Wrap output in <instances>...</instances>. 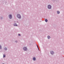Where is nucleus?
I'll return each mask as SVG.
<instances>
[{"label":"nucleus","instance_id":"nucleus-6","mask_svg":"<svg viewBox=\"0 0 64 64\" xmlns=\"http://www.w3.org/2000/svg\"><path fill=\"white\" fill-rule=\"evenodd\" d=\"M48 39H50L51 38V37L49 36H48Z\"/></svg>","mask_w":64,"mask_h":64},{"label":"nucleus","instance_id":"nucleus-8","mask_svg":"<svg viewBox=\"0 0 64 64\" xmlns=\"http://www.w3.org/2000/svg\"><path fill=\"white\" fill-rule=\"evenodd\" d=\"M4 49L5 51H7V48L5 47L4 48Z\"/></svg>","mask_w":64,"mask_h":64},{"label":"nucleus","instance_id":"nucleus-19","mask_svg":"<svg viewBox=\"0 0 64 64\" xmlns=\"http://www.w3.org/2000/svg\"><path fill=\"white\" fill-rule=\"evenodd\" d=\"M38 49L39 51H40V50H39V48H38Z\"/></svg>","mask_w":64,"mask_h":64},{"label":"nucleus","instance_id":"nucleus-7","mask_svg":"<svg viewBox=\"0 0 64 64\" xmlns=\"http://www.w3.org/2000/svg\"><path fill=\"white\" fill-rule=\"evenodd\" d=\"M57 13L58 14H59L60 13V11H57Z\"/></svg>","mask_w":64,"mask_h":64},{"label":"nucleus","instance_id":"nucleus-13","mask_svg":"<svg viewBox=\"0 0 64 64\" xmlns=\"http://www.w3.org/2000/svg\"><path fill=\"white\" fill-rule=\"evenodd\" d=\"M15 42H16V43H17V42H18V41L17 40H16L15 41Z\"/></svg>","mask_w":64,"mask_h":64},{"label":"nucleus","instance_id":"nucleus-2","mask_svg":"<svg viewBox=\"0 0 64 64\" xmlns=\"http://www.w3.org/2000/svg\"><path fill=\"white\" fill-rule=\"evenodd\" d=\"M48 9H51L52 8V6L50 4L48 5Z\"/></svg>","mask_w":64,"mask_h":64},{"label":"nucleus","instance_id":"nucleus-5","mask_svg":"<svg viewBox=\"0 0 64 64\" xmlns=\"http://www.w3.org/2000/svg\"><path fill=\"white\" fill-rule=\"evenodd\" d=\"M23 49L24 50V51H27L28 49L26 47H24L23 48Z\"/></svg>","mask_w":64,"mask_h":64},{"label":"nucleus","instance_id":"nucleus-11","mask_svg":"<svg viewBox=\"0 0 64 64\" xmlns=\"http://www.w3.org/2000/svg\"><path fill=\"white\" fill-rule=\"evenodd\" d=\"M45 21L46 22H48V20L47 19H45Z\"/></svg>","mask_w":64,"mask_h":64},{"label":"nucleus","instance_id":"nucleus-18","mask_svg":"<svg viewBox=\"0 0 64 64\" xmlns=\"http://www.w3.org/2000/svg\"><path fill=\"white\" fill-rule=\"evenodd\" d=\"M37 47L38 48H39L38 47V46L37 45Z\"/></svg>","mask_w":64,"mask_h":64},{"label":"nucleus","instance_id":"nucleus-14","mask_svg":"<svg viewBox=\"0 0 64 64\" xmlns=\"http://www.w3.org/2000/svg\"><path fill=\"white\" fill-rule=\"evenodd\" d=\"M0 20H2V19H3V17H0Z\"/></svg>","mask_w":64,"mask_h":64},{"label":"nucleus","instance_id":"nucleus-3","mask_svg":"<svg viewBox=\"0 0 64 64\" xmlns=\"http://www.w3.org/2000/svg\"><path fill=\"white\" fill-rule=\"evenodd\" d=\"M8 17L9 19H12V15L11 14H9L8 15Z\"/></svg>","mask_w":64,"mask_h":64},{"label":"nucleus","instance_id":"nucleus-12","mask_svg":"<svg viewBox=\"0 0 64 64\" xmlns=\"http://www.w3.org/2000/svg\"><path fill=\"white\" fill-rule=\"evenodd\" d=\"M6 56H5V54H3V58H4Z\"/></svg>","mask_w":64,"mask_h":64},{"label":"nucleus","instance_id":"nucleus-16","mask_svg":"<svg viewBox=\"0 0 64 64\" xmlns=\"http://www.w3.org/2000/svg\"><path fill=\"white\" fill-rule=\"evenodd\" d=\"M18 36H21V34H18Z\"/></svg>","mask_w":64,"mask_h":64},{"label":"nucleus","instance_id":"nucleus-1","mask_svg":"<svg viewBox=\"0 0 64 64\" xmlns=\"http://www.w3.org/2000/svg\"><path fill=\"white\" fill-rule=\"evenodd\" d=\"M17 17L18 19H20L21 18V16L20 14H17Z\"/></svg>","mask_w":64,"mask_h":64},{"label":"nucleus","instance_id":"nucleus-20","mask_svg":"<svg viewBox=\"0 0 64 64\" xmlns=\"http://www.w3.org/2000/svg\"><path fill=\"white\" fill-rule=\"evenodd\" d=\"M17 22V23H18V22Z\"/></svg>","mask_w":64,"mask_h":64},{"label":"nucleus","instance_id":"nucleus-4","mask_svg":"<svg viewBox=\"0 0 64 64\" xmlns=\"http://www.w3.org/2000/svg\"><path fill=\"white\" fill-rule=\"evenodd\" d=\"M50 54H51L52 55H54V52L53 50H51L50 52Z\"/></svg>","mask_w":64,"mask_h":64},{"label":"nucleus","instance_id":"nucleus-10","mask_svg":"<svg viewBox=\"0 0 64 64\" xmlns=\"http://www.w3.org/2000/svg\"><path fill=\"white\" fill-rule=\"evenodd\" d=\"M36 58L34 57L33 58V60L34 61H35L36 60Z\"/></svg>","mask_w":64,"mask_h":64},{"label":"nucleus","instance_id":"nucleus-17","mask_svg":"<svg viewBox=\"0 0 64 64\" xmlns=\"http://www.w3.org/2000/svg\"><path fill=\"white\" fill-rule=\"evenodd\" d=\"M53 1H56V0H52Z\"/></svg>","mask_w":64,"mask_h":64},{"label":"nucleus","instance_id":"nucleus-9","mask_svg":"<svg viewBox=\"0 0 64 64\" xmlns=\"http://www.w3.org/2000/svg\"><path fill=\"white\" fill-rule=\"evenodd\" d=\"M14 26H18L17 25V24H14Z\"/></svg>","mask_w":64,"mask_h":64},{"label":"nucleus","instance_id":"nucleus-15","mask_svg":"<svg viewBox=\"0 0 64 64\" xmlns=\"http://www.w3.org/2000/svg\"><path fill=\"white\" fill-rule=\"evenodd\" d=\"M2 48V46L1 45H0V49H1Z\"/></svg>","mask_w":64,"mask_h":64}]
</instances>
